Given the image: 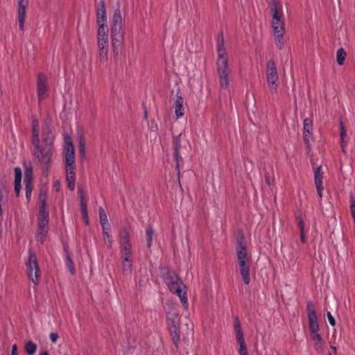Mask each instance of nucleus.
Returning <instances> with one entry per match:
<instances>
[{
	"instance_id": "1",
	"label": "nucleus",
	"mask_w": 355,
	"mask_h": 355,
	"mask_svg": "<svg viewBox=\"0 0 355 355\" xmlns=\"http://www.w3.org/2000/svg\"><path fill=\"white\" fill-rule=\"evenodd\" d=\"M52 135H33L32 143L34 155L43 168V174L47 175L52 156L53 143Z\"/></svg>"
},
{
	"instance_id": "2",
	"label": "nucleus",
	"mask_w": 355,
	"mask_h": 355,
	"mask_svg": "<svg viewBox=\"0 0 355 355\" xmlns=\"http://www.w3.org/2000/svg\"><path fill=\"white\" fill-rule=\"evenodd\" d=\"M216 51L218 59L216 61L218 83L223 89H228L230 83L231 69L228 64L227 50L225 46L224 38L222 34L217 38Z\"/></svg>"
},
{
	"instance_id": "3",
	"label": "nucleus",
	"mask_w": 355,
	"mask_h": 355,
	"mask_svg": "<svg viewBox=\"0 0 355 355\" xmlns=\"http://www.w3.org/2000/svg\"><path fill=\"white\" fill-rule=\"evenodd\" d=\"M110 36L114 56H118L124 43V31L123 18L119 8L114 10L110 21Z\"/></svg>"
},
{
	"instance_id": "4",
	"label": "nucleus",
	"mask_w": 355,
	"mask_h": 355,
	"mask_svg": "<svg viewBox=\"0 0 355 355\" xmlns=\"http://www.w3.org/2000/svg\"><path fill=\"white\" fill-rule=\"evenodd\" d=\"M164 281L169 290L178 295L183 306L187 309L188 306V301L187 298L185 297L186 293L183 292L182 289V288H185V286L175 272L172 270H167L164 275Z\"/></svg>"
},
{
	"instance_id": "5",
	"label": "nucleus",
	"mask_w": 355,
	"mask_h": 355,
	"mask_svg": "<svg viewBox=\"0 0 355 355\" xmlns=\"http://www.w3.org/2000/svg\"><path fill=\"white\" fill-rule=\"evenodd\" d=\"M272 28L273 31L275 42L277 47L282 50L284 48V28L282 20V12L277 6L271 9Z\"/></svg>"
},
{
	"instance_id": "6",
	"label": "nucleus",
	"mask_w": 355,
	"mask_h": 355,
	"mask_svg": "<svg viewBox=\"0 0 355 355\" xmlns=\"http://www.w3.org/2000/svg\"><path fill=\"white\" fill-rule=\"evenodd\" d=\"M266 80L270 92L277 94L279 85V76L276 64L272 60L268 61L266 64Z\"/></svg>"
},
{
	"instance_id": "7",
	"label": "nucleus",
	"mask_w": 355,
	"mask_h": 355,
	"mask_svg": "<svg viewBox=\"0 0 355 355\" xmlns=\"http://www.w3.org/2000/svg\"><path fill=\"white\" fill-rule=\"evenodd\" d=\"M97 45L98 49V60L102 64L108 59L109 40L108 31H98Z\"/></svg>"
},
{
	"instance_id": "8",
	"label": "nucleus",
	"mask_w": 355,
	"mask_h": 355,
	"mask_svg": "<svg viewBox=\"0 0 355 355\" xmlns=\"http://www.w3.org/2000/svg\"><path fill=\"white\" fill-rule=\"evenodd\" d=\"M27 273L29 279L35 285L40 282V270L37 263L35 254L33 251H29L28 259L26 263Z\"/></svg>"
},
{
	"instance_id": "9",
	"label": "nucleus",
	"mask_w": 355,
	"mask_h": 355,
	"mask_svg": "<svg viewBox=\"0 0 355 355\" xmlns=\"http://www.w3.org/2000/svg\"><path fill=\"white\" fill-rule=\"evenodd\" d=\"M306 311L309 324L310 333H317L319 331V324L316 315L315 306L311 300L306 302Z\"/></svg>"
},
{
	"instance_id": "10",
	"label": "nucleus",
	"mask_w": 355,
	"mask_h": 355,
	"mask_svg": "<svg viewBox=\"0 0 355 355\" xmlns=\"http://www.w3.org/2000/svg\"><path fill=\"white\" fill-rule=\"evenodd\" d=\"M183 143H188V141H183L182 135L173 137L172 149L173 150V157L176 162L175 169L178 171V175H180V162L182 160V158L180 155V150L182 146Z\"/></svg>"
},
{
	"instance_id": "11",
	"label": "nucleus",
	"mask_w": 355,
	"mask_h": 355,
	"mask_svg": "<svg viewBox=\"0 0 355 355\" xmlns=\"http://www.w3.org/2000/svg\"><path fill=\"white\" fill-rule=\"evenodd\" d=\"M98 31H108L107 25V15L105 3L103 0L99 2V6L96 10Z\"/></svg>"
},
{
	"instance_id": "12",
	"label": "nucleus",
	"mask_w": 355,
	"mask_h": 355,
	"mask_svg": "<svg viewBox=\"0 0 355 355\" xmlns=\"http://www.w3.org/2000/svg\"><path fill=\"white\" fill-rule=\"evenodd\" d=\"M236 251L238 262L250 261V257L247 254L245 241L243 234L236 239Z\"/></svg>"
},
{
	"instance_id": "13",
	"label": "nucleus",
	"mask_w": 355,
	"mask_h": 355,
	"mask_svg": "<svg viewBox=\"0 0 355 355\" xmlns=\"http://www.w3.org/2000/svg\"><path fill=\"white\" fill-rule=\"evenodd\" d=\"M37 87L38 99L41 101L48 96L49 92L47 77L43 73L38 75Z\"/></svg>"
},
{
	"instance_id": "14",
	"label": "nucleus",
	"mask_w": 355,
	"mask_h": 355,
	"mask_svg": "<svg viewBox=\"0 0 355 355\" xmlns=\"http://www.w3.org/2000/svg\"><path fill=\"white\" fill-rule=\"evenodd\" d=\"M166 322L168 327H175L176 325H180V316L177 308L170 306L166 311Z\"/></svg>"
},
{
	"instance_id": "15",
	"label": "nucleus",
	"mask_w": 355,
	"mask_h": 355,
	"mask_svg": "<svg viewBox=\"0 0 355 355\" xmlns=\"http://www.w3.org/2000/svg\"><path fill=\"white\" fill-rule=\"evenodd\" d=\"M73 164L74 162H65L66 179L68 183V188L70 191H73L75 189L76 173Z\"/></svg>"
},
{
	"instance_id": "16",
	"label": "nucleus",
	"mask_w": 355,
	"mask_h": 355,
	"mask_svg": "<svg viewBox=\"0 0 355 355\" xmlns=\"http://www.w3.org/2000/svg\"><path fill=\"white\" fill-rule=\"evenodd\" d=\"M28 5V0H18V21L20 30H24L26 8Z\"/></svg>"
},
{
	"instance_id": "17",
	"label": "nucleus",
	"mask_w": 355,
	"mask_h": 355,
	"mask_svg": "<svg viewBox=\"0 0 355 355\" xmlns=\"http://www.w3.org/2000/svg\"><path fill=\"white\" fill-rule=\"evenodd\" d=\"M65 162H74V148L69 135L64 137Z\"/></svg>"
},
{
	"instance_id": "18",
	"label": "nucleus",
	"mask_w": 355,
	"mask_h": 355,
	"mask_svg": "<svg viewBox=\"0 0 355 355\" xmlns=\"http://www.w3.org/2000/svg\"><path fill=\"white\" fill-rule=\"evenodd\" d=\"M250 261L238 262L240 274L245 284L248 285L250 282Z\"/></svg>"
},
{
	"instance_id": "19",
	"label": "nucleus",
	"mask_w": 355,
	"mask_h": 355,
	"mask_svg": "<svg viewBox=\"0 0 355 355\" xmlns=\"http://www.w3.org/2000/svg\"><path fill=\"white\" fill-rule=\"evenodd\" d=\"M49 220H37V239L43 243L49 230Z\"/></svg>"
},
{
	"instance_id": "20",
	"label": "nucleus",
	"mask_w": 355,
	"mask_h": 355,
	"mask_svg": "<svg viewBox=\"0 0 355 355\" xmlns=\"http://www.w3.org/2000/svg\"><path fill=\"white\" fill-rule=\"evenodd\" d=\"M314 180L318 196L321 200L322 197V191L323 190L322 166H319L315 169Z\"/></svg>"
},
{
	"instance_id": "21",
	"label": "nucleus",
	"mask_w": 355,
	"mask_h": 355,
	"mask_svg": "<svg viewBox=\"0 0 355 355\" xmlns=\"http://www.w3.org/2000/svg\"><path fill=\"white\" fill-rule=\"evenodd\" d=\"M78 194L80 198V210L83 215V218L84 219V221L87 225H89V218H88V212L87 209V205L85 200V194L84 191L82 188L78 187Z\"/></svg>"
},
{
	"instance_id": "22",
	"label": "nucleus",
	"mask_w": 355,
	"mask_h": 355,
	"mask_svg": "<svg viewBox=\"0 0 355 355\" xmlns=\"http://www.w3.org/2000/svg\"><path fill=\"white\" fill-rule=\"evenodd\" d=\"M39 213H49L47 206V192L44 189L40 191L39 196Z\"/></svg>"
},
{
	"instance_id": "23",
	"label": "nucleus",
	"mask_w": 355,
	"mask_h": 355,
	"mask_svg": "<svg viewBox=\"0 0 355 355\" xmlns=\"http://www.w3.org/2000/svg\"><path fill=\"white\" fill-rule=\"evenodd\" d=\"M184 100L181 96L176 95V99L175 101V112L177 118L182 117L184 114V109L183 107Z\"/></svg>"
},
{
	"instance_id": "24",
	"label": "nucleus",
	"mask_w": 355,
	"mask_h": 355,
	"mask_svg": "<svg viewBox=\"0 0 355 355\" xmlns=\"http://www.w3.org/2000/svg\"><path fill=\"white\" fill-rule=\"evenodd\" d=\"M121 245V259H132V248L130 243Z\"/></svg>"
},
{
	"instance_id": "25",
	"label": "nucleus",
	"mask_w": 355,
	"mask_h": 355,
	"mask_svg": "<svg viewBox=\"0 0 355 355\" xmlns=\"http://www.w3.org/2000/svg\"><path fill=\"white\" fill-rule=\"evenodd\" d=\"M168 327L171 333L172 341L173 344L178 347L180 337V325H176L175 327L172 326Z\"/></svg>"
},
{
	"instance_id": "26",
	"label": "nucleus",
	"mask_w": 355,
	"mask_h": 355,
	"mask_svg": "<svg viewBox=\"0 0 355 355\" xmlns=\"http://www.w3.org/2000/svg\"><path fill=\"white\" fill-rule=\"evenodd\" d=\"M132 270V259H122V270L124 275H130Z\"/></svg>"
},
{
	"instance_id": "27",
	"label": "nucleus",
	"mask_w": 355,
	"mask_h": 355,
	"mask_svg": "<svg viewBox=\"0 0 355 355\" xmlns=\"http://www.w3.org/2000/svg\"><path fill=\"white\" fill-rule=\"evenodd\" d=\"M64 251L66 252V264L67 268L70 272V273L73 275L76 273V270L74 268V264L71 259V254L67 250V247H64Z\"/></svg>"
},
{
	"instance_id": "28",
	"label": "nucleus",
	"mask_w": 355,
	"mask_h": 355,
	"mask_svg": "<svg viewBox=\"0 0 355 355\" xmlns=\"http://www.w3.org/2000/svg\"><path fill=\"white\" fill-rule=\"evenodd\" d=\"M120 244H125V243L130 242V234L129 231L126 227H122L119 232Z\"/></svg>"
},
{
	"instance_id": "29",
	"label": "nucleus",
	"mask_w": 355,
	"mask_h": 355,
	"mask_svg": "<svg viewBox=\"0 0 355 355\" xmlns=\"http://www.w3.org/2000/svg\"><path fill=\"white\" fill-rule=\"evenodd\" d=\"M102 229L105 242L107 244V248H111L112 245V238L108 232L110 228L108 226H104Z\"/></svg>"
},
{
	"instance_id": "30",
	"label": "nucleus",
	"mask_w": 355,
	"mask_h": 355,
	"mask_svg": "<svg viewBox=\"0 0 355 355\" xmlns=\"http://www.w3.org/2000/svg\"><path fill=\"white\" fill-rule=\"evenodd\" d=\"M25 352L28 355H33L37 350V345L33 341L28 340L25 343Z\"/></svg>"
},
{
	"instance_id": "31",
	"label": "nucleus",
	"mask_w": 355,
	"mask_h": 355,
	"mask_svg": "<svg viewBox=\"0 0 355 355\" xmlns=\"http://www.w3.org/2000/svg\"><path fill=\"white\" fill-rule=\"evenodd\" d=\"M99 219H100V223L102 226V227H104V226H108L110 227V225L108 223L106 213L103 207H99Z\"/></svg>"
},
{
	"instance_id": "32",
	"label": "nucleus",
	"mask_w": 355,
	"mask_h": 355,
	"mask_svg": "<svg viewBox=\"0 0 355 355\" xmlns=\"http://www.w3.org/2000/svg\"><path fill=\"white\" fill-rule=\"evenodd\" d=\"M347 54L343 48L339 49L336 53V61L339 65H343Z\"/></svg>"
},
{
	"instance_id": "33",
	"label": "nucleus",
	"mask_w": 355,
	"mask_h": 355,
	"mask_svg": "<svg viewBox=\"0 0 355 355\" xmlns=\"http://www.w3.org/2000/svg\"><path fill=\"white\" fill-rule=\"evenodd\" d=\"M234 328H235V331H236V338H243V331L241 329V323H240V321H239L238 317H236L234 318Z\"/></svg>"
},
{
	"instance_id": "34",
	"label": "nucleus",
	"mask_w": 355,
	"mask_h": 355,
	"mask_svg": "<svg viewBox=\"0 0 355 355\" xmlns=\"http://www.w3.org/2000/svg\"><path fill=\"white\" fill-rule=\"evenodd\" d=\"M239 345V355H248L244 338H236Z\"/></svg>"
},
{
	"instance_id": "35",
	"label": "nucleus",
	"mask_w": 355,
	"mask_h": 355,
	"mask_svg": "<svg viewBox=\"0 0 355 355\" xmlns=\"http://www.w3.org/2000/svg\"><path fill=\"white\" fill-rule=\"evenodd\" d=\"M311 338L315 341V349H317V347H322V336H320V334H318V332L317 333H311Z\"/></svg>"
},
{
	"instance_id": "36",
	"label": "nucleus",
	"mask_w": 355,
	"mask_h": 355,
	"mask_svg": "<svg viewBox=\"0 0 355 355\" xmlns=\"http://www.w3.org/2000/svg\"><path fill=\"white\" fill-rule=\"evenodd\" d=\"M154 234V230L151 226H148L146 230V238H147V246L150 248L152 244L153 241V235Z\"/></svg>"
},
{
	"instance_id": "37",
	"label": "nucleus",
	"mask_w": 355,
	"mask_h": 355,
	"mask_svg": "<svg viewBox=\"0 0 355 355\" xmlns=\"http://www.w3.org/2000/svg\"><path fill=\"white\" fill-rule=\"evenodd\" d=\"M312 121L306 118L304 120V133H311L312 130Z\"/></svg>"
},
{
	"instance_id": "38",
	"label": "nucleus",
	"mask_w": 355,
	"mask_h": 355,
	"mask_svg": "<svg viewBox=\"0 0 355 355\" xmlns=\"http://www.w3.org/2000/svg\"><path fill=\"white\" fill-rule=\"evenodd\" d=\"M25 184V191H26V197L27 200L29 201L31 199V193L33 189V182H24Z\"/></svg>"
},
{
	"instance_id": "39",
	"label": "nucleus",
	"mask_w": 355,
	"mask_h": 355,
	"mask_svg": "<svg viewBox=\"0 0 355 355\" xmlns=\"http://www.w3.org/2000/svg\"><path fill=\"white\" fill-rule=\"evenodd\" d=\"M33 173L32 168H27L25 170L24 182H33Z\"/></svg>"
},
{
	"instance_id": "40",
	"label": "nucleus",
	"mask_w": 355,
	"mask_h": 355,
	"mask_svg": "<svg viewBox=\"0 0 355 355\" xmlns=\"http://www.w3.org/2000/svg\"><path fill=\"white\" fill-rule=\"evenodd\" d=\"M15 171V183L21 184V170L19 167L17 166L14 169Z\"/></svg>"
},
{
	"instance_id": "41",
	"label": "nucleus",
	"mask_w": 355,
	"mask_h": 355,
	"mask_svg": "<svg viewBox=\"0 0 355 355\" xmlns=\"http://www.w3.org/2000/svg\"><path fill=\"white\" fill-rule=\"evenodd\" d=\"M79 151L82 155H85V139L84 135H80L79 138Z\"/></svg>"
},
{
	"instance_id": "42",
	"label": "nucleus",
	"mask_w": 355,
	"mask_h": 355,
	"mask_svg": "<svg viewBox=\"0 0 355 355\" xmlns=\"http://www.w3.org/2000/svg\"><path fill=\"white\" fill-rule=\"evenodd\" d=\"M350 209L352 217L355 222V198L352 194L350 195Z\"/></svg>"
},
{
	"instance_id": "43",
	"label": "nucleus",
	"mask_w": 355,
	"mask_h": 355,
	"mask_svg": "<svg viewBox=\"0 0 355 355\" xmlns=\"http://www.w3.org/2000/svg\"><path fill=\"white\" fill-rule=\"evenodd\" d=\"M348 135H340V147L342 151L345 153V147L347 143L346 139Z\"/></svg>"
},
{
	"instance_id": "44",
	"label": "nucleus",
	"mask_w": 355,
	"mask_h": 355,
	"mask_svg": "<svg viewBox=\"0 0 355 355\" xmlns=\"http://www.w3.org/2000/svg\"><path fill=\"white\" fill-rule=\"evenodd\" d=\"M297 224L300 231H304V223L301 216H298L296 217Z\"/></svg>"
},
{
	"instance_id": "45",
	"label": "nucleus",
	"mask_w": 355,
	"mask_h": 355,
	"mask_svg": "<svg viewBox=\"0 0 355 355\" xmlns=\"http://www.w3.org/2000/svg\"><path fill=\"white\" fill-rule=\"evenodd\" d=\"M264 178H265V181L266 182V184L268 185V186H270L273 183V178H270V174L268 172H265L264 173Z\"/></svg>"
},
{
	"instance_id": "46",
	"label": "nucleus",
	"mask_w": 355,
	"mask_h": 355,
	"mask_svg": "<svg viewBox=\"0 0 355 355\" xmlns=\"http://www.w3.org/2000/svg\"><path fill=\"white\" fill-rule=\"evenodd\" d=\"M37 220H49V213H39Z\"/></svg>"
},
{
	"instance_id": "47",
	"label": "nucleus",
	"mask_w": 355,
	"mask_h": 355,
	"mask_svg": "<svg viewBox=\"0 0 355 355\" xmlns=\"http://www.w3.org/2000/svg\"><path fill=\"white\" fill-rule=\"evenodd\" d=\"M38 126H39V124H38L37 120L35 119H33L32 127H33V133H36L37 132L39 131Z\"/></svg>"
},
{
	"instance_id": "48",
	"label": "nucleus",
	"mask_w": 355,
	"mask_h": 355,
	"mask_svg": "<svg viewBox=\"0 0 355 355\" xmlns=\"http://www.w3.org/2000/svg\"><path fill=\"white\" fill-rule=\"evenodd\" d=\"M327 318H328V320H329V322L330 323V324L333 327L335 326L336 320H335L334 318L333 317V315H331V312L328 311L327 313Z\"/></svg>"
},
{
	"instance_id": "49",
	"label": "nucleus",
	"mask_w": 355,
	"mask_h": 355,
	"mask_svg": "<svg viewBox=\"0 0 355 355\" xmlns=\"http://www.w3.org/2000/svg\"><path fill=\"white\" fill-rule=\"evenodd\" d=\"M312 135H304V141L306 145L307 148L310 149V141L309 138H311Z\"/></svg>"
},
{
	"instance_id": "50",
	"label": "nucleus",
	"mask_w": 355,
	"mask_h": 355,
	"mask_svg": "<svg viewBox=\"0 0 355 355\" xmlns=\"http://www.w3.org/2000/svg\"><path fill=\"white\" fill-rule=\"evenodd\" d=\"M58 338V335L57 333L52 332L50 334V339L52 343H56Z\"/></svg>"
},
{
	"instance_id": "51",
	"label": "nucleus",
	"mask_w": 355,
	"mask_h": 355,
	"mask_svg": "<svg viewBox=\"0 0 355 355\" xmlns=\"http://www.w3.org/2000/svg\"><path fill=\"white\" fill-rule=\"evenodd\" d=\"M21 188V184L15 183V192L16 193L17 197L19 196Z\"/></svg>"
},
{
	"instance_id": "52",
	"label": "nucleus",
	"mask_w": 355,
	"mask_h": 355,
	"mask_svg": "<svg viewBox=\"0 0 355 355\" xmlns=\"http://www.w3.org/2000/svg\"><path fill=\"white\" fill-rule=\"evenodd\" d=\"M7 201V199H3V188L0 187V202H6Z\"/></svg>"
},
{
	"instance_id": "53",
	"label": "nucleus",
	"mask_w": 355,
	"mask_h": 355,
	"mask_svg": "<svg viewBox=\"0 0 355 355\" xmlns=\"http://www.w3.org/2000/svg\"><path fill=\"white\" fill-rule=\"evenodd\" d=\"M11 355H17V346L15 344L12 346Z\"/></svg>"
},
{
	"instance_id": "54",
	"label": "nucleus",
	"mask_w": 355,
	"mask_h": 355,
	"mask_svg": "<svg viewBox=\"0 0 355 355\" xmlns=\"http://www.w3.org/2000/svg\"><path fill=\"white\" fill-rule=\"evenodd\" d=\"M158 130L157 125L156 124H154V122L151 123L150 125V131L151 132H156Z\"/></svg>"
},
{
	"instance_id": "55",
	"label": "nucleus",
	"mask_w": 355,
	"mask_h": 355,
	"mask_svg": "<svg viewBox=\"0 0 355 355\" xmlns=\"http://www.w3.org/2000/svg\"><path fill=\"white\" fill-rule=\"evenodd\" d=\"M300 241L302 242V243H304L305 242V234H304V231H300Z\"/></svg>"
},
{
	"instance_id": "56",
	"label": "nucleus",
	"mask_w": 355,
	"mask_h": 355,
	"mask_svg": "<svg viewBox=\"0 0 355 355\" xmlns=\"http://www.w3.org/2000/svg\"><path fill=\"white\" fill-rule=\"evenodd\" d=\"M54 187H56L57 190H58L60 188V182L58 181L55 182Z\"/></svg>"
},
{
	"instance_id": "57",
	"label": "nucleus",
	"mask_w": 355,
	"mask_h": 355,
	"mask_svg": "<svg viewBox=\"0 0 355 355\" xmlns=\"http://www.w3.org/2000/svg\"><path fill=\"white\" fill-rule=\"evenodd\" d=\"M340 131H341L340 133H345V130L344 127L342 123H340Z\"/></svg>"
},
{
	"instance_id": "58",
	"label": "nucleus",
	"mask_w": 355,
	"mask_h": 355,
	"mask_svg": "<svg viewBox=\"0 0 355 355\" xmlns=\"http://www.w3.org/2000/svg\"><path fill=\"white\" fill-rule=\"evenodd\" d=\"M40 355H49V352L47 351H44L40 354Z\"/></svg>"
},
{
	"instance_id": "59",
	"label": "nucleus",
	"mask_w": 355,
	"mask_h": 355,
	"mask_svg": "<svg viewBox=\"0 0 355 355\" xmlns=\"http://www.w3.org/2000/svg\"><path fill=\"white\" fill-rule=\"evenodd\" d=\"M331 348L332 349H334V351H336V347L331 346Z\"/></svg>"
},
{
	"instance_id": "60",
	"label": "nucleus",
	"mask_w": 355,
	"mask_h": 355,
	"mask_svg": "<svg viewBox=\"0 0 355 355\" xmlns=\"http://www.w3.org/2000/svg\"><path fill=\"white\" fill-rule=\"evenodd\" d=\"M146 116H147V112H146H146H145V117H146Z\"/></svg>"
},
{
	"instance_id": "61",
	"label": "nucleus",
	"mask_w": 355,
	"mask_h": 355,
	"mask_svg": "<svg viewBox=\"0 0 355 355\" xmlns=\"http://www.w3.org/2000/svg\"><path fill=\"white\" fill-rule=\"evenodd\" d=\"M329 355H331V353H329Z\"/></svg>"
}]
</instances>
